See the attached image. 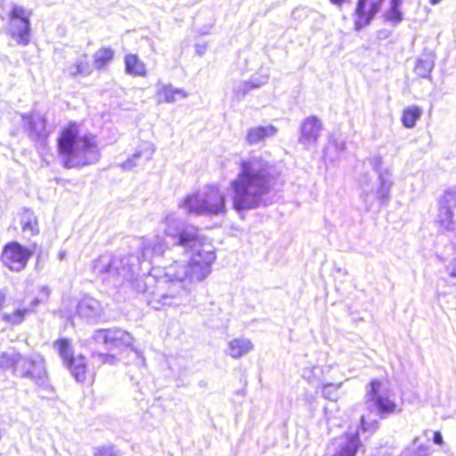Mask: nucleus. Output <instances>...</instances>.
<instances>
[{"label": "nucleus", "instance_id": "nucleus-1", "mask_svg": "<svg viewBox=\"0 0 456 456\" xmlns=\"http://www.w3.org/2000/svg\"><path fill=\"white\" fill-rule=\"evenodd\" d=\"M130 243L136 254L121 259L122 271L127 268L134 289L157 310L190 304L195 285L211 273L216 259L212 243L173 214L155 236Z\"/></svg>", "mask_w": 456, "mask_h": 456}, {"label": "nucleus", "instance_id": "nucleus-2", "mask_svg": "<svg viewBox=\"0 0 456 456\" xmlns=\"http://www.w3.org/2000/svg\"><path fill=\"white\" fill-rule=\"evenodd\" d=\"M277 177L275 166L262 156L241 159L237 175L229 183L233 209L240 212L265 206Z\"/></svg>", "mask_w": 456, "mask_h": 456}, {"label": "nucleus", "instance_id": "nucleus-3", "mask_svg": "<svg viewBox=\"0 0 456 456\" xmlns=\"http://www.w3.org/2000/svg\"><path fill=\"white\" fill-rule=\"evenodd\" d=\"M57 151L67 168L90 165L99 158L95 137L82 134L77 122L69 121L61 126L56 138Z\"/></svg>", "mask_w": 456, "mask_h": 456}, {"label": "nucleus", "instance_id": "nucleus-4", "mask_svg": "<svg viewBox=\"0 0 456 456\" xmlns=\"http://www.w3.org/2000/svg\"><path fill=\"white\" fill-rule=\"evenodd\" d=\"M369 163L377 177L373 179L370 175L364 173L358 179L361 188L360 198L366 210H370L377 202L387 203L393 185L392 175L389 170L381 169L382 158L380 156L371 157Z\"/></svg>", "mask_w": 456, "mask_h": 456}, {"label": "nucleus", "instance_id": "nucleus-5", "mask_svg": "<svg viewBox=\"0 0 456 456\" xmlns=\"http://www.w3.org/2000/svg\"><path fill=\"white\" fill-rule=\"evenodd\" d=\"M182 206L189 213L196 215L224 216L227 212L225 191L216 185H208L188 195L183 200Z\"/></svg>", "mask_w": 456, "mask_h": 456}, {"label": "nucleus", "instance_id": "nucleus-6", "mask_svg": "<svg viewBox=\"0 0 456 456\" xmlns=\"http://www.w3.org/2000/svg\"><path fill=\"white\" fill-rule=\"evenodd\" d=\"M7 370L23 379H37L45 375L44 366L39 362L15 348L0 354V371Z\"/></svg>", "mask_w": 456, "mask_h": 456}, {"label": "nucleus", "instance_id": "nucleus-7", "mask_svg": "<svg viewBox=\"0 0 456 456\" xmlns=\"http://www.w3.org/2000/svg\"><path fill=\"white\" fill-rule=\"evenodd\" d=\"M364 408L370 414H374L379 419H385L401 411L396 403L390 398L388 391L377 379L367 386Z\"/></svg>", "mask_w": 456, "mask_h": 456}, {"label": "nucleus", "instance_id": "nucleus-8", "mask_svg": "<svg viewBox=\"0 0 456 456\" xmlns=\"http://www.w3.org/2000/svg\"><path fill=\"white\" fill-rule=\"evenodd\" d=\"M53 346L63 363L78 382H84L88 377V367L86 357L76 354L70 338L66 337L58 338L53 341Z\"/></svg>", "mask_w": 456, "mask_h": 456}, {"label": "nucleus", "instance_id": "nucleus-9", "mask_svg": "<svg viewBox=\"0 0 456 456\" xmlns=\"http://www.w3.org/2000/svg\"><path fill=\"white\" fill-rule=\"evenodd\" d=\"M35 248V244L25 247L17 240H11L4 245L0 253V262L9 271L20 273L26 268Z\"/></svg>", "mask_w": 456, "mask_h": 456}, {"label": "nucleus", "instance_id": "nucleus-10", "mask_svg": "<svg viewBox=\"0 0 456 456\" xmlns=\"http://www.w3.org/2000/svg\"><path fill=\"white\" fill-rule=\"evenodd\" d=\"M455 209L456 190L449 189L444 192L438 200L436 224L440 232L447 233L454 231L456 225L453 219Z\"/></svg>", "mask_w": 456, "mask_h": 456}, {"label": "nucleus", "instance_id": "nucleus-11", "mask_svg": "<svg viewBox=\"0 0 456 456\" xmlns=\"http://www.w3.org/2000/svg\"><path fill=\"white\" fill-rule=\"evenodd\" d=\"M10 36L21 45L30 42L29 13L21 6L14 5L11 10Z\"/></svg>", "mask_w": 456, "mask_h": 456}, {"label": "nucleus", "instance_id": "nucleus-12", "mask_svg": "<svg viewBox=\"0 0 456 456\" xmlns=\"http://www.w3.org/2000/svg\"><path fill=\"white\" fill-rule=\"evenodd\" d=\"M384 2L385 0H357L354 12V29L360 31L370 25Z\"/></svg>", "mask_w": 456, "mask_h": 456}, {"label": "nucleus", "instance_id": "nucleus-13", "mask_svg": "<svg viewBox=\"0 0 456 456\" xmlns=\"http://www.w3.org/2000/svg\"><path fill=\"white\" fill-rule=\"evenodd\" d=\"M322 131V124L315 116L306 118L300 126L299 142L306 148L316 145L321 132Z\"/></svg>", "mask_w": 456, "mask_h": 456}, {"label": "nucleus", "instance_id": "nucleus-14", "mask_svg": "<svg viewBox=\"0 0 456 456\" xmlns=\"http://www.w3.org/2000/svg\"><path fill=\"white\" fill-rule=\"evenodd\" d=\"M124 346V353L129 356V358L136 365H143L145 359L142 356L141 351L133 346L132 336L122 330H116V347Z\"/></svg>", "mask_w": 456, "mask_h": 456}, {"label": "nucleus", "instance_id": "nucleus-15", "mask_svg": "<svg viewBox=\"0 0 456 456\" xmlns=\"http://www.w3.org/2000/svg\"><path fill=\"white\" fill-rule=\"evenodd\" d=\"M38 304L39 299L34 298L28 305H20L11 312L3 313L2 320L11 325H19L23 322L28 315L35 312Z\"/></svg>", "mask_w": 456, "mask_h": 456}, {"label": "nucleus", "instance_id": "nucleus-16", "mask_svg": "<svg viewBox=\"0 0 456 456\" xmlns=\"http://www.w3.org/2000/svg\"><path fill=\"white\" fill-rule=\"evenodd\" d=\"M360 444L358 434L347 435L337 441V449L333 456H354Z\"/></svg>", "mask_w": 456, "mask_h": 456}, {"label": "nucleus", "instance_id": "nucleus-17", "mask_svg": "<svg viewBox=\"0 0 456 456\" xmlns=\"http://www.w3.org/2000/svg\"><path fill=\"white\" fill-rule=\"evenodd\" d=\"M254 348L253 343L247 338H233L228 343L226 354L233 359H240L251 352Z\"/></svg>", "mask_w": 456, "mask_h": 456}, {"label": "nucleus", "instance_id": "nucleus-18", "mask_svg": "<svg viewBox=\"0 0 456 456\" xmlns=\"http://www.w3.org/2000/svg\"><path fill=\"white\" fill-rule=\"evenodd\" d=\"M157 96L159 102H164L172 103L176 101V96L185 99L188 94L180 88H175L172 85H165L159 83L157 89Z\"/></svg>", "mask_w": 456, "mask_h": 456}, {"label": "nucleus", "instance_id": "nucleus-19", "mask_svg": "<svg viewBox=\"0 0 456 456\" xmlns=\"http://www.w3.org/2000/svg\"><path fill=\"white\" fill-rule=\"evenodd\" d=\"M276 133L277 128L272 125L252 127L248 131L247 142L249 144H256L266 138L274 136Z\"/></svg>", "mask_w": 456, "mask_h": 456}, {"label": "nucleus", "instance_id": "nucleus-20", "mask_svg": "<svg viewBox=\"0 0 456 456\" xmlns=\"http://www.w3.org/2000/svg\"><path fill=\"white\" fill-rule=\"evenodd\" d=\"M18 219L23 232H28L32 236L38 234V221L33 212L25 209L18 214Z\"/></svg>", "mask_w": 456, "mask_h": 456}, {"label": "nucleus", "instance_id": "nucleus-21", "mask_svg": "<svg viewBox=\"0 0 456 456\" xmlns=\"http://www.w3.org/2000/svg\"><path fill=\"white\" fill-rule=\"evenodd\" d=\"M126 73L133 76H145L146 68L144 63L134 54H127L125 57Z\"/></svg>", "mask_w": 456, "mask_h": 456}, {"label": "nucleus", "instance_id": "nucleus-22", "mask_svg": "<svg viewBox=\"0 0 456 456\" xmlns=\"http://www.w3.org/2000/svg\"><path fill=\"white\" fill-rule=\"evenodd\" d=\"M431 452V447L428 444H424L419 437H416L402 456H428Z\"/></svg>", "mask_w": 456, "mask_h": 456}, {"label": "nucleus", "instance_id": "nucleus-23", "mask_svg": "<svg viewBox=\"0 0 456 456\" xmlns=\"http://www.w3.org/2000/svg\"><path fill=\"white\" fill-rule=\"evenodd\" d=\"M422 110L417 106H410L404 109L402 117V123L407 128L415 126L417 120L420 118Z\"/></svg>", "mask_w": 456, "mask_h": 456}, {"label": "nucleus", "instance_id": "nucleus-24", "mask_svg": "<svg viewBox=\"0 0 456 456\" xmlns=\"http://www.w3.org/2000/svg\"><path fill=\"white\" fill-rule=\"evenodd\" d=\"M402 0H390L389 9L385 13L387 21L396 25L403 20V13L400 10Z\"/></svg>", "mask_w": 456, "mask_h": 456}, {"label": "nucleus", "instance_id": "nucleus-25", "mask_svg": "<svg viewBox=\"0 0 456 456\" xmlns=\"http://www.w3.org/2000/svg\"><path fill=\"white\" fill-rule=\"evenodd\" d=\"M252 90L249 81H237L232 86V97L236 101L242 99Z\"/></svg>", "mask_w": 456, "mask_h": 456}, {"label": "nucleus", "instance_id": "nucleus-26", "mask_svg": "<svg viewBox=\"0 0 456 456\" xmlns=\"http://www.w3.org/2000/svg\"><path fill=\"white\" fill-rule=\"evenodd\" d=\"M342 382L339 383H325L322 386V395L330 401L338 399V390L341 387Z\"/></svg>", "mask_w": 456, "mask_h": 456}, {"label": "nucleus", "instance_id": "nucleus-27", "mask_svg": "<svg viewBox=\"0 0 456 456\" xmlns=\"http://www.w3.org/2000/svg\"><path fill=\"white\" fill-rule=\"evenodd\" d=\"M434 64L429 58L419 59L415 65V72L421 77H427L433 69Z\"/></svg>", "mask_w": 456, "mask_h": 456}, {"label": "nucleus", "instance_id": "nucleus-28", "mask_svg": "<svg viewBox=\"0 0 456 456\" xmlns=\"http://www.w3.org/2000/svg\"><path fill=\"white\" fill-rule=\"evenodd\" d=\"M141 157L142 152L140 151H137L132 156L127 158L126 161L119 164L120 168H122V170L124 171L132 170L134 167L137 166V162L141 159Z\"/></svg>", "mask_w": 456, "mask_h": 456}, {"label": "nucleus", "instance_id": "nucleus-29", "mask_svg": "<svg viewBox=\"0 0 456 456\" xmlns=\"http://www.w3.org/2000/svg\"><path fill=\"white\" fill-rule=\"evenodd\" d=\"M378 425L377 419H371L365 414L361 416V428L363 431H374L378 428Z\"/></svg>", "mask_w": 456, "mask_h": 456}, {"label": "nucleus", "instance_id": "nucleus-30", "mask_svg": "<svg viewBox=\"0 0 456 456\" xmlns=\"http://www.w3.org/2000/svg\"><path fill=\"white\" fill-rule=\"evenodd\" d=\"M112 59V52L110 50H102L95 57V61L99 68L102 67L106 62L110 61Z\"/></svg>", "mask_w": 456, "mask_h": 456}, {"label": "nucleus", "instance_id": "nucleus-31", "mask_svg": "<svg viewBox=\"0 0 456 456\" xmlns=\"http://www.w3.org/2000/svg\"><path fill=\"white\" fill-rule=\"evenodd\" d=\"M269 79V76L266 74L258 75L252 77L248 81L250 85L252 86V89L258 88L261 86L267 83Z\"/></svg>", "mask_w": 456, "mask_h": 456}, {"label": "nucleus", "instance_id": "nucleus-32", "mask_svg": "<svg viewBox=\"0 0 456 456\" xmlns=\"http://www.w3.org/2000/svg\"><path fill=\"white\" fill-rule=\"evenodd\" d=\"M7 305V297L4 290H0V312L3 314L4 307Z\"/></svg>", "mask_w": 456, "mask_h": 456}, {"label": "nucleus", "instance_id": "nucleus-33", "mask_svg": "<svg viewBox=\"0 0 456 456\" xmlns=\"http://www.w3.org/2000/svg\"><path fill=\"white\" fill-rule=\"evenodd\" d=\"M433 442L437 445L444 444L443 436L439 431L433 432Z\"/></svg>", "mask_w": 456, "mask_h": 456}, {"label": "nucleus", "instance_id": "nucleus-34", "mask_svg": "<svg viewBox=\"0 0 456 456\" xmlns=\"http://www.w3.org/2000/svg\"><path fill=\"white\" fill-rule=\"evenodd\" d=\"M97 339L102 341V343H107L108 341V331L107 330H99L97 333Z\"/></svg>", "mask_w": 456, "mask_h": 456}, {"label": "nucleus", "instance_id": "nucleus-35", "mask_svg": "<svg viewBox=\"0 0 456 456\" xmlns=\"http://www.w3.org/2000/svg\"><path fill=\"white\" fill-rule=\"evenodd\" d=\"M317 369H318L317 367H313L312 369H306V370H304V374H303V376H304V378L307 379V380H308V382H309V383H312V382H313V380H312L311 376H310V375H307V373H308V372H309V373H310V372H314V370H316Z\"/></svg>", "mask_w": 456, "mask_h": 456}, {"label": "nucleus", "instance_id": "nucleus-36", "mask_svg": "<svg viewBox=\"0 0 456 456\" xmlns=\"http://www.w3.org/2000/svg\"><path fill=\"white\" fill-rule=\"evenodd\" d=\"M207 45H197L196 52L199 55H203L206 52Z\"/></svg>", "mask_w": 456, "mask_h": 456}, {"label": "nucleus", "instance_id": "nucleus-37", "mask_svg": "<svg viewBox=\"0 0 456 456\" xmlns=\"http://www.w3.org/2000/svg\"><path fill=\"white\" fill-rule=\"evenodd\" d=\"M345 1L346 0H330V2L332 4H334V5L338 6V7H341L342 4L345 3Z\"/></svg>", "mask_w": 456, "mask_h": 456}, {"label": "nucleus", "instance_id": "nucleus-38", "mask_svg": "<svg viewBox=\"0 0 456 456\" xmlns=\"http://www.w3.org/2000/svg\"><path fill=\"white\" fill-rule=\"evenodd\" d=\"M442 0H430V4L435 5V4H437L441 2Z\"/></svg>", "mask_w": 456, "mask_h": 456}, {"label": "nucleus", "instance_id": "nucleus-39", "mask_svg": "<svg viewBox=\"0 0 456 456\" xmlns=\"http://www.w3.org/2000/svg\"><path fill=\"white\" fill-rule=\"evenodd\" d=\"M340 148H341V150H343V148H344V142H341V143H340Z\"/></svg>", "mask_w": 456, "mask_h": 456}, {"label": "nucleus", "instance_id": "nucleus-40", "mask_svg": "<svg viewBox=\"0 0 456 456\" xmlns=\"http://www.w3.org/2000/svg\"><path fill=\"white\" fill-rule=\"evenodd\" d=\"M428 432H429V431L426 430L424 433H425V435H426V436H428Z\"/></svg>", "mask_w": 456, "mask_h": 456}]
</instances>
